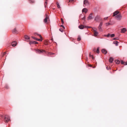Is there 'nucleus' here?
Returning a JSON list of instances; mask_svg holds the SVG:
<instances>
[{
  "mask_svg": "<svg viewBox=\"0 0 127 127\" xmlns=\"http://www.w3.org/2000/svg\"><path fill=\"white\" fill-rule=\"evenodd\" d=\"M1 117V118L4 119V121L6 123L8 122L10 120V117L8 115H2Z\"/></svg>",
  "mask_w": 127,
  "mask_h": 127,
  "instance_id": "f257e3e1",
  "label": "nucleus"
},
{
  "mask_svg": "<svg viewBox=\"0 0 127 127\" xmlns=\"http://www.w3.org/2000/svg\"><path fill=\"white\" fill-rule=\"evenodd\" d=\"M35 52L37 53L40 54L43 52L46 53L45 51L43 50H40L38 49H37L35 50Z\"/></svg>",
  "mask_w": 127,
  "mask_h": 127,
  "instance_id": "f03ea898",
  "label": "nucleus"
},
{
  "mask_svg": "<svg viewBox=\"0 0 127 127\" xmlns=\"http://www.w3.org/2000/svg\"><path fill=\"white\" fill-rule=\"evenodd\" d=\"M93 13H91L89 15L88 17L87 18L88 20H91L93 18Z\"/></svg>",
  "mask_w": 127,
  "mask_h": 127,
  "instance_id": "7ed1b4c3",
  "label": "nucleus"
},
{
  "mask_svg": "<svg viewBox=\"0 0 127 127\" xmlns=\"http://www.w3.org/2000/svg\"><path fill=\"white\" fill-rule=\"evenodd\" d=\"M100 19V17L99 16L97 15L96 16L95 18V20L97 22H98Z\"/></svg>",
  "mask_w": 127,
  "mask_h": 127,
  "instance_id": "20e7f679",
  "label": "nucleus"
},
{
  "mask_svg": "<svg viewBox=\"0 0 127 127\" xmlns=\"http://www.w3.org/2000/svg\"><path fill=\"white\" fill-rule=\"evenodd\" d=\"M118 20H120L122 18V16L120 14L117 15L115 17Z\"/></svg>",
  "mask_w": 127,
  "mask_h": 127,
  "instance_id": "39448f33",
  "label": "nucleus"
},
{
  "mask_svg": "<svg viewBox=\"0 0 127 127\" xmlns=\"http://www.w3.org/2000/svg\"><path fill=\"white\" fill-rule=\"evenodd\" d=\"M87 27V28H90V27L88 26L86 27L85 26H84V25H81L80 26H79V28L81 29H84V28Z\"/></svg>",
  "mask_w": 127,
  "mask_h": 127,
  "instance_id": "423d86ee",
  "label": "nucleus"
},
{
  "mask_svg": "<svg viewBox=\"0 0 127 127\" xmlns=\"http://www.w3.org/2000/svg\"><path fill=\"white\" fill-rule=\"evenodd\" d=\"M12 31V32L13 33L17 34L18 33V31L17 30V29L16 28L13 29Z\"/></svg>",
  "mask_w": 127,
  "mask_h": 127,
  "instance_id": "0eeeda50",
  "label": "nucleus"
},
{
  "mask_svg": "<svg viewBox=\"0 0 127 127\" xmlns=\"http://www.w3.org/2000/svg\"><path fill=\"white\" fill-rule=\"evenodd\" d=\"M17 44V42L15 41L12 42L11 45L12 46L15 47L16 45Z\"/></svg>",
  "mask_w": 127,
  "mask_h": 127,
  "instance_id": "6e6552de",
  "label": "nucleus"
},
{
  "mask_svg": "<svg viewBox=\"0 0 127 127\" xmlns=\"http://www.w3.org/2000/svg\"><path fill=\"white\" fill-rule=\"evenodd\" d=\"M88 10L86 8H84L82 10V12H85L86 13L87 12Z\"/></svg>",
  "mask_w": 127,
  "mask_h": 127,
  "instance_id": "1a4fd4ad",
  "label": "nucleus"
},
{
  "mask_svg": "<svg viewBox=\"0 0 127 127\" xmlns=\"http://www.w3.org/2000/svg\"><path fill=\"white\" fill-rule=\"evenodd\" d=\"M102 53L104 54H106L107 53L105 49H103L101 50Z\"/></svg>",
  "mask_w": 127,
  "mask_h": 127,
  "instance_id": "9d476101",
  "label": "nucleus"
},
{
  "mask_svg": "<svg viewBox=\"0 0 127 127\" xmlns=\"http://www.w3.org/2000/svg\"><path fill=\"white\" fill-rule=\"evenodd\" d=\"M30 44H37L38 43V42H36L35 41H32V42H30Z\"/></svg>",
  "mask_w": 127,
  "mask_h": 127,
  "instance_id": "9b49d317",
  "label": "nucleus"
},
{
  "mask_svg": "<svg viewBox=\"0 0 127 127\" xmlns=\"http://www.w3.org/2000/svg\"><path fill=\"white\" fill-rule=\"evenodd\" d=\"M126 31V29L125 28H123L121 29V32L124 33Z\"/></svg>",
  "mask_w": 127,
  "mask_h": 127,
  "instance_id": "f8f14e48",
  "label": "nucleus"
},
{
  "mask_svg": "<svg viewBox=\"0 0 127 127\" xmlns=\"http://www.w3.org/2000/svg\"><path fill=\"white\" fill-rule=\"evenodd\" d=\"M119 13V12L118 11H115L113 13V16H115L116 15H117V14H118Z\"/></svg>",
  "mask_w": 127,
  "mask_h": 127,
  "instance_id": "ddd939ff",
  "label": "nucleus"
},
{
  "mask_svg": "<svg viewBox=\"0 0 127 127\" xmlns=\"http://www.w3.org/2000/svg\"><path fill=\"white\" fill-rule=\"evenodd\" d=\"M88 3V2L87 0H84V4H85V5H87Z\"/></svg>",
  "mask_w": 127,
  "mask_h": 127,
  "instance_id": "4468645a",
  "label": "nucleus"
},
{
  "mask_svg": "<svg viewBox=\"0 0 127 127\" xmlns=\"http://www.w3.org/2000/svg\"><path fill=\"white\" fill-rule=\"evenodd\" d=\"M48 19V17H46L44 20V22L45 23H46L47 21V19Z\"/></svg>",
  "mask_w": 127,
  "mask_h": 127,
  "instance_id": "2eb2a0df",
  "label": "nucleus"
},
{
  "mask_svg": "<svg viewBox=\"0 0 127 127\" xmlns=\"http://www.w3.org/2000/svg\"><path fill=\"white\" fill-rule=\"evenodd\" d=\"M113 61V58L112 57H110L109 60V62L111 63Z\"/></svg>",
  "mask_w": 127,
  "mask_h": 127,
  "instance_id": "dca6fc26",
  "label": "nucleus"
},
{
  "mask_svg": "<svg viewBox=\"0 0 127 127\" xmlns=\"http://www.w3.org/2000/svg\"><path fill=\"white\" fill-rule=\"evenodd\" d=\"M113 43L114 44H116V46H117L118 45V41H115L113 42Z\"/></svg>",
  "mask_w": 127,
  "mask_h": 127,
  "instance_id": "f3484780",
  "label": "nucleus"
},
{
  "mask_svg": "<svg viewBox=\"0 0 127 127\" xmlns=\"http://www.w3.org/2000/svg\"><path fill=\"white\" fill-rule=\"evenodd\" d=\"M121 63L122 64H124L125 65H127V61L126 62H124L123 61H121Z\"/></svg>",
  "mask_w": 127,
  "mask_h": 127,
  "instance_id": "a211bd4d",
  "label": "nucleus"
},
{
  "mask_svg": "<svg viewBox=\"0 0 127 127\" xmlns=\"http://www.w3.org/2000/svg\"><path fill=\"white\" fill-rule=\"evenodd\" d=\"M98 29L99 31L100 32H102L103 31L101 27L98 26Z\"/></svg>",
  "mask_w": 127,
  "mask_h": 127,
  "instance_id": "6ab92c4d",
  "label": "nucleus"
},
{
  "mask_svg": "<svg viewBox=\"0 0 127 127\" xmlns=\"http://www.w3.org/2000/svg\"><path fill=\"white\" fill-rule=\"evenodd\" d=\"M25 38L26 39L28 40L30 39V37L27 35H25Z\"/></svg>",
  "mask_w": 127,
  "mask_h": 127,
  "instance_id": "aec40b11",
  "label": "nucleus"
},
{
  "mask_svg": "<svg viewBox=\"0 0 127 127\" xmlns=\"http://www.w3.org/2000/svg\"><path fill=\"white\" fill-rule=\"evenodd\" d=\"M98 34V32L96 31L94 32V34L95 36H96Z\"/></svg>",
  "mask_w": 127,
  "mask_h": 127,
  "instance_id": "412c9836",
  "label": "nucleus"
},
{
  "mask_svg": "<svg viewBox=\"0 0 127 127\" xmlns=\"http://www.w3.org/2000/svg\"><path fill=\"white\" fill-rule=\"evenodd\" d=\"M115 62L116 64H118L120 63V61L118 60H115Z\"/></svg>",
  "mask_w": 127,
  "mask_h": 127,
  "instance_id": "4be33fe9",
  "label": "nucleus"
},
{
  "mask_svg": "<svg viewBox=\"0 0 127 127\" xmlns=\"http://www.w3.org/2000/svg\"><path fill=\"white\" fill-rule=\"evenodd\" d=\"M29 1L30 3H33L34 2V0H29Z\"/></svg>",
  "mask_w": 127,
  "mask_h": 127,
  "instance_id": "5701e85b",
  "label": "nucleus"
},
{
  "mask_svg": "<svg viewBox=\"0 0 127 127\" xmlns=\"http://www.w3.org/2000/svg\"><path fill=\"white\" fill-rule=\"evenodd\" d=\"M89 56L90 58H91L92 59H94V58L92 55H91V54H90Z\"/></svg>",
  "mask_w": 127,
  "mask_h": 127,
  "instance_id": "b1692460",
  "label": "nucleus"
},
{
  "mask_svg": "<svg viewBox=\"0 0 127 127\" xmlns=\"http://www.w3.org/2000/svg\"><path fill=\"white\" fill-rule=\"evenodd\" d=\"M99 47H98L97 48L96 52L97 53H99Z\"/></svg>",
  "mask_w": 127,
  "mask_h": 127,
  "instance_id": "393cba45",
  "label": "nucleus"
},
{
  "mask_svg": "<svg viewBox=\"0 0 127 127\" xmlns=\"http://www.w3.org/2000/svg\"><path fill=\"white\" fill-rule=\"evenodd\" d=\"M92 29L94 32H95L96 31L97 29L95 27L92 28Z\"/></svg>",
  "mask_w": 127,
  "mask_h": 127,
  "instance_id": "a878e982",
  "label": "nucleus"
},
{
  "mask_svg": "<svg viewBox=\"0 0 127 127\" xmlns=\"http://www.w3.org/2000/svg\"><path fill=\"white\" fill-rule=\"evenodd\" d=\"M35 35H39V37H40V38H41L42 37V36H41L40 35H39V34H38V33H35Z\"/></svg>",
  "mask_w": 127,
  "mask_h": 127,
  "instance_id": "bb28decb",
  "label": "nucleus"
},
{
  "mask_svg": "<svg viewBox=\"0 0 127 127\" xmlns=\"http://www.w3.org/2000/svg\"><path fill=\"white\" fill-rule=\"evenodd\" d=\"M81 39V37L80 36H79L77 38V40L78 41H79Z\"/></svg>",
  "mask_w": 127,
  "mask_h": 127,
  "instance_id": "cd10ccee",
  "label": "nucleus"
},
{
  "mask_svg": "<svg viewBox=\"0 0 127 127\" xmlns=\"http://www.w3.org/2000/svg\"><path fill=\"white\" fill-rule=\"evenodd\" d=\"M110 36L111 37H113L115 36V34H110Z\"/></svg>",
  "mask_w": 127,
  "mask_h": 127,
  "instance_id": "c85d7f7f",
  "label": "nucleus"
},
{
  "mask_svg": "<svg viewBox=\"0 0 127 127\" xmlns=\"http://www.w3.org/2000/svg\"><path fill=\"white\" fill-rule=\"evenodd\" d=\"M56 4L57 5V7L59 8H60V5L59 4V3L58 2H57V3Z\"/></svg>",
  "mask_w": 127,
  "mask_h": 127,
  "instance_id": "c756f323",
  "label": "nucleus"
},
{
  "mask_svg": "<svg viewBox=\"0 0 127 127\" xmlns=\"http://www.w3.org/2000/svg\"><path fill=\"white\" fill-rule=\"evenodd\" d=\"M36 40L37 41H42V39H40L36 38Z\"/></svg>",
  "mask_w": 127,
  "mask_h": 127,
  "instance_id": "7c9ffc66",
  "label": "nucleus"
},
{
  "mask_svg": "<svg viewBox=\"0 0 127 127\" xmlns=\"http://www.w3.org/2000/svg\"><path fill=\"white\" fill-rule=\"evenodd\" d=\"M110 25V24L109 23H106V26H107Z\"/></svg>",
  "mask_w": 127,
  "mask_h": 127,
  "instance_id": "2f4dec72",
  "label": "nucleus"
},
{
  "mask_svg": "<svg viewBox=\"0 0 127 127\" xmlns=\"http://www.w3.org/2000/svg\"><path fill=\"white\" fill-rule=\"evenodd\" d=\"M102 25V22H101L99 25V26L101 27Z\"/></svg>",
  "mask_w": 127,
  "mask_h": 127,
  "instance_id": "473e14b6",
  "label": "nucleus"
},
{
  "mask_svg": "<svg viewBox=\"0 0 127 127\" xmlns=\"http://www.w3.org/2000/svg\"><path fill=\"white\" fill-rule=\"evenodd\" d=\"M54 54L53 53H52L49 52V53H48V56H49V55H51L52 54Z\"/></svg>",
  "mask_w": 127,
  "mask_h": 127,
  "instance_id": "72a5a7b5",
  "label": "nucleus"
},
{
  "mask_svg": "<svg viewBox=\"0 0 127 127\" xmlns=\"http://www.w3.org/2000/svg\"><path fill=\"white\" fill-rule=\"evenodd\" d=\"M59 30L61 32H62L63 31V29L62 28L60 29Z\"/></svg>",
  "mask_w": 127,
  "mask_h": 127,
  "instance_id": "f704fd0d",
  "label": "nucleus"
},
{
  "mask_svg": "<svg viewBox=\"0 0 127 127\" xmlns=\"http://www.w3.org/2000/svg\"><path fill=\"white\" fill-rule=\"evenodd\" d=\"M119 39V38L118 37L114 38L113 39V40H118Z\"/></svg>",
  "mask_w": 127,
  "mask_h": 127,
  "instance_id": "c9c22d12",
  "label": "nucleus"
},
{
  "mask_svg": "<svg viewBox=\"0 0 127 127\" xmlns=\"http://www.w3.org/2000/svg\"><path fill=\"white\" fill-rule=\"evenodd\" d=\"M47 4V2H45V8H46V5Z\"/></svg>",
  "mask_w": 127,
  "mask_h": 127,
  "instance_id": "e433bc0d",
  "label": "nucleus"
},
{
  "mask_svg": "<svg viewBox=\"0 0 127 127\" xmlns=\"http://www.w3.org/2000/svg\"><path fill=\"white\" fill-rule=\"evenodd\" d=\"M110 33H108V34L107 35H106V37H109V36H110Z\"/></svg>",
  "mask_w": 127,
  "mask_h": 127,
  "instance_id": "4c0bfd02",
  "label": "nucleus"
},
{
  "mask_svg": "<svg viewBox=\"0 0 127 127\" xmlns=\"http://www.w3.org/2000/svg\"><path fill=\"white\" fill-rule=\"evenodd\" d=\"M32 38H33V39H35V40H36V38L35 37H33V36H32Z\"/></svg>",
  "mask_w": 127,
  "mask_h": 127,
  "instance_id": "58836bf2",
  "label": "nucleus"
},
{
  "mask_svg": "<svg viewBox=\"0 0 127 127\" xmlns=\"http://www.w3.org/2000/svg\"><path fill=\"white\" fill-rule=\"evenodd\" d=\"M5 87L7 89L8 88V86L7 85H6L5 86Z\"/></svg>",
  "mask_w": 127,
  "mask_h": 127,
  "instance_id": "ea45409f",
  "label": "nucleus"
},
{
  "mask_svg": "<svg viewBox=\"0 0 127 127\" xmlns=\"http://www.w3.org/2000/svg\"><path fill=\"white\" fill-rule=\"evenodd\" d=\"M61 21L62 22V23H64V21H63V19L62 18L61 19Z\"/></svg>",
  "mask_w": 127,
  "mask_h": 127,
  "instance_id": "a19ab883",
  "label": "nucleus"
},
{
  "mask_svg": "<svg viewBox=\"0 0 127 127\" xmlns=\"http://www.w3.org/2000/svg\"><path fill=\"white\" fill-rule=\"evenodd\" d=\"M6 54V53L5 52L4 53V54H3V56H4V55H5Z\"/></svg>",
  "mask_w": 127,
  "mask_h": 127,
  "instance_id": "79ce46f5",
  "label": "nucleus"
},
{
  "mask_svg": "<svg viewBox=\"0 0 127 127\" xmlns=\"http://www.w3.org/2000/svg\"><path fill=\"white\" fill-rule=\"evenodd\" d=\"M85 17L84 16L82 18V19L83 20H84L85 19Z\"/></svg>",
  "mask_w": 127,
  "mask_h": 127,
  "instance_id": "37998d69",
  "label": "nucleus"
},
{
  "mask_svg": "<svg viewBox=\"0 0 127 127\" xmlns=\"http://www.w3.org/2000/svg\"><path fill=\"white\" fill-rule=\"evenodd\" d=\"M93 51H96V48H94L93 49Z\"/></svg>",
  "mask_w": 127,
  "mask_h": 127,
  "instance_id": "c03bdc74",
  "label": "nucleus"
},
{
  "mask_svg": "<svg viewBox=\"0 0 127 127\" xmlns=\"http://www.w3.org/2000/svg\"><path fill=\"white\" fill-rule=\"evenodd\" d=\"M61 27H63L64 29V26H63V25H61Z\"/></svg>",
  "mask_w": 127,
  "mask_h": 127,
  "instance_id": "a18cd8bd",
  "label": "nucleus"
},
{
  "mask_svg": "<svg viewBox=\"0 0 127 127\" xmlns=\"http://www.w3.org/2000/svg\"><path fill=\"white\" fill-rule=\"evenodd\" d=\"M108 18V17H106L104 18V19L105 20L106 19Z\"/></svg>",
  "mask_w": 127,
  "mask_h": 127,
  "instance_id": "49530a36",
  "label": "nucleus"
},
{
  "mask_svg": "<svg viewBox=\"0 0 127 127\" xmlns=\"http://www.w3.org/2000/svg\"><path fill=\"white\" fill-rule=\"evenodd\" d=\"M73 0H69V2H71V1H73Z\"/></svg>",
  "mask_w": 127,
  "mask_h": 127,
  "instance_id": "de8ad7c7",
  "label": "nucleus"
},
{
  "mask_svg": "<svg viewBox=\"0 0 127 127\" xmlns=\"http://www.w3.org/2000/svg\"><path fill=\"white\" fill-rule=\"evenodd\" d=\"M106 69L107 70H109V69H110L109 68H108V67H106Z\"/></svg>",
  "mask_w": 127,
  "mask_h": 127,
  "instance_id": "09e8293b",
  "label": "nucleus"
},
{
  "mask_svg": "<svg viewBox=\"0 0 127 127\" xmlns=\"http://www.w3.org/2000/svg\"><path fill=\"white\" fill-rule=\"evenodd\" d=\"M106 35H104V36L105 37H106Z\"/></svg>",
  "mask_w": 127,
  "mask_h": 127,
  "instance_id": "8fccbe9b",
  "label": "nucleus"
},
{
  "mask_svg": "<svg viewBox=\"0 0 127 127\" xmlns=\"http://www.w3.org/2000/svg\"><path fill=\"white\" fill-rule=\"evenodd\" d=\"M95 66H94V67H93V68H95Z\"/></svg>",
  "mask_w": 127,
  "mask_h": 127,
  "instance_id": "3c124183",
  "label": "nucleus"
},
{
  "mask_svg": "<svg viewBox=\"0 0 127 127\" xmlns=\"http://www.w3.org/2000/svg\"><path fill=\"white\" fill-rule=\"evenodd\" d=\"M90 66L91 67H92V65H90Z\"/></svg>",
  "mask_w": 127,
  "mask_h": 127,
  "instance_id": "603ef678",
  "label": "nucleus"
},
{
  "mask_svg": "<svg viewBox=\"0 0 127 127\" xmlns=\"http://www.w3.org/2000/svg\"><path fill=\"white\" fill-rule=\"evenodd\" d=\"M53 39H52H52H51V40H52V41Z\"/></svg>",
  "mask_w": 127,
  "mask_h": 127,
  "instance_id": "864d4df0",
  "label": "nucleus"
}]
</instances>
